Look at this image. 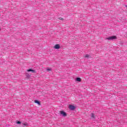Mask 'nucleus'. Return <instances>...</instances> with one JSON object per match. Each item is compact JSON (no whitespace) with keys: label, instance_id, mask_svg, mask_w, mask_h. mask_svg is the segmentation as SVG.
Listing matches in <instances>:
<instances>
[{"label":"nucleus","instance_id":"nucleus-1","mask_svg":"<svg viewBox=\"0 0 127 127\" xmlns=\"http://www.w3.org/2000/svg\"><path fill=\"white\" fill-rule=\"evenodd\" d=\"M106 39H107L108 40H114L115 39H117V36H110L108 38H106Z\"/></svg>","mask_w":127,"mask_h":127},{"label":"nucleus","instance_id":"nucleus-2","mask_svg":"<svg viewBox=\"0 0 127 127\" xmlns=\"http://www.w3.org/2000/svg\"><path fill=\"white\" fill-rule=\"evenodd\" d=\"M60 113L63 117H66L67 116V114L65 113V112H64V111H60Z\"/></svg>","mask_w":127,"mask_h":127},{"label":"nucleus","instance_id":"nucleus-3","mask_svg":"<svg viewBox=\"0 0 127 127\" xmlns=\"http://www.w3.org/2000/svg\"><path fill=\"white\" fill-rule=\"evenodd\" d=\"M69 109L71 111H74V110H75V106L72 105H70L69 106Z\"/></svg>","mask_w":127,"mask_h":127},{"label":"nucleus","instance_id":"nucleus-4","mask_svg":"<svg viewBox=\"0 0 127 127\" xmlns=\"http://www.w3.org/2000/svg\"><path fill=\"white\" fill-rule=\"evenodd\" d=\"M54 48L55 49H60V45L59 44H56V45H55V46L54 47Z\"/></svg>","mask_w":127,"mask_h":127},{"label":"nucleus","instance_id":"nucleus-5","mask_svg":"<svg viewBox=\"0 0 127 127\" xmlns=\"http://www.w3.org/2000/svg\"><path fill=\"white\" fill-rule=\"evenodd\" d=\"M27 72H33V73H36V71H35V70L31 69H28Z\"/></svg>","mask_w":127,"mask_h":127},{"label":"nucleus","instance_id":"nucleus-6","mask_svg":"<svg viewBox=\"0 0 127 127\" xmlns=\"http://www.w3.org/2000/svg\"><path fill=\"white\" fill-rule=\"evenodd\" d=\"M34 102L35 103H36V104H38L39 106H40V102L39 101H38V100H35Z\"/></svg>","mask_w":127,"mask_h":127},{"label":"nucleus","instance_id":"nucleus-7","mask_svg":"<svg viewBox=\"0 0 127 127\" xmlns=\"http://www.w3.org/2000/svg\"><path fill=\"white\" fill-rule=\"evenodd\" d=\"M76 81L77 82H81V78L77 77L76 78Z\"/></svg>","mask_w":127,"mask_h":127},{"label":"nucleus","instance_id":"nucleus-8","mask_svg":"<svg viewBox=\"0 0 127 127\" xmlns=\"http://www.w3.org/2000/svg\"><path fill=\"white\" fill-rule=\"evenodd\" d=\"M84 57L85 58H89V57H90V55H88V54H86L85 55Z\"/></svg>","mask_w":127,"mask_h":127},{"label":"nucleus","instance_id":"nucleus-9","mask_svg":"<svg viewBox=\"0 0 127 127\" xmlns=\"http://www.w3.org/2000/svg\"><path fill=\"white\" fill-rule=\"evenodd\" d=\"M23 126H25V127H27L28 125L27 123H22Z\"/></svg>","mask_w":127,"mask_h":127},{"label":"nucleus","instance_id":"nucleus-10","mask_svg":"<svg viewBox=\"0 0 127 127\" xmlns=\"http://www.w3.org/2000/svg\"><path fill=\"white\" fill-rule=\"evenodd\" d=\"M16 124H17L18 125H20V124H21V122H20V121H18L17 122Z\"/></svg>","mask_w":127,"mask_h":127},{"label":"nucleus","instance_id":"nucleus-11","mask_svg":"<svg viewBox=\"0 0 127 127\" xmlns=\"http://www.w3.org/2000/svg\"><path fill=\"white\" fill-rule=\"evenodd\" d=\"M47 71H51V68H47Z\"/></svg>","mask_w":127,"mask_h":127},{"label":"nucleus","instance_id":"nucleus-12","mask_svg":"<svg viewBox=\"0 0 127 127\" xmlns=\"http://www.w3.org/2000/svg\"><path fill=\"white\" fill-rule=\"evenodd\" d=\"M91 118H94L95 117L94 116V115L93 114H91Z\"/></svg>","mask_w":127,"mask_h":127},{"label":"nucleus","instance_id":"nucleus-13","mask_svg":"<svg viewBox=\"0 0 127 127\" xmlns=\"http://www.w3.org/2000/svg\"><path fill=\"white\" fill-rule=\"evenodd\" d=\"M59 19H60L61 20H64V19H63V18H61V17H60L59 18Z\"/></svg>","mask_w":127,"mask_h":127},{"label":"nucleus","instance_id":"nucleus-14","mask_svg":"<svg viewBox=\"0 0 127 127\" xmlns=\"http://www.w3.org/2000/svg\"><path fill=\"white\" fill-rule=\"evenodd\" d=\"M26 76L28 77H29V74L26 73Z\"/></svg>","mask_w":127,"mask_h":127},{"label":"nucleus","instance_id":"nucleus-15","mask_svg":"<svg viewBox=\"0 0 127 127\" xmlns=\"http://www.w3.org/2000/svg\"><path fill=\"white\" fill-rule=\"evenodd\" d=\"M125 6H126V7H127V5H125Z\"/></svg>","mask_w":127,"mask_h":127}]
</instances>
